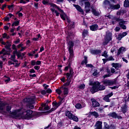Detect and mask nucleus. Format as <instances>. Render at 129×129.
<instances>
[{"label": "nucleus", "mask_w": 129, "mask_h": 129, "mask_svg": "<svg viewBox=\"0 0 129 129\" xmlns=\"http://www.w3.org/2000/svg\"><path fill=\"white\" fill-rule=\"evenodd\" d=\"M4 20V22H10V18H9V17H5Z\"/></svg>", "instance_id": "nucleus-55"}, {"label": "nucleus", "mask_w": 129, "mask_h": 129, "mask_svg": "<svg viewBox=\"0 0 129 129\" xmlns=\"http://www.w3.org/2000/svg\"><path fill=\"white\" fill-rule=\"evenodd\" d=\"M52 106H55V107L58 108V105H57V103L56 101H54L52 102Z\"/></svg>", "instance_id": "nucleus-51"}, {"label": "nucleus", "mask_w": 129, "mask_h": 129, "mask_svg": "<svg viewBox=\"0 0 129 129\" xmlns=\"http://www.w3.org/2000/svg\"><path fill=\"white\" fill-rule=\"evenodd\" d=\"M80 5L81 7L85 6V12L86 14H88L90 12V2L88 0H80Z\"/></svg>", "instance_id": "nucleus-5"}, {"label": "nucleus", "mask_w": 129, "mask_h": 129, "mask_svg": "<svg viewBox=\"0 0 129 129\" xmlns=\"http://www.w3.org/2000/svg\"><path fill=\"white\" fill-rule=\"evenodd\" d=\"M111 40H112V33L109 32L106 33V35L104 38V41L103 42V45L104 46H106Z\"/></svg>", "instance_id": "nucleus-7"}, {"label": "nucleus", "mask_w": 129, "mask_h": 129, "mask_svg": "<svg viewBox=\"0 0 129 129\" xmlns=\"http://www.w3.org/2000/svg\"><path fill=\"white\" fill-rule=\"evenodd\" d=\"M22 51H20V50H16V51H13V54L11 55V57L9 58L10 60H11V61H13L14 63H18L19 62V60L16 59V55L17 56V58L18 59H20L21 57H22Z\"/></svg>", "instance_id": "nucleus-6"}, {"label": "nucleus", "mask_w": 129, "mask_h": 129, "mask_svg": "<svg viewBox=\"0 0 129 129\" xmlns=\"http://www.w3.org/2000/svg\"><path fill=\"white\" fill-rule=\"evenodd\" d=\"M129 1L128 0H125L124 1V8H127L128 7Z\"/></svg>", "instance_id": "nucleus-43"}, {"label": "nucleus", "mask_w": 129, "mask_h": 129, "mask_svg": "<svg viewBox=\"0 0 129 129\" xmlns=\"http://www.w3.org/2000/svg\"><path fill=\"white\" fill-rule=\"evenodd\" d=\"M31 66H35V65H36V60H31Z\"/></svg>", "instance_id": "nucleus-53"}, {"label": "nucleus", "mask_w": 129, "mask_h": 129, "mask_svg": "<svg viewBox=\"0 0 129 129\" xmlns=\"http://www.w3.org/2000/svg\"><path fill=\"white\" fill-rule=\"evenodd\" d=\"M100 72H106V67H102L100 69Z\"/></svg>", "instance_id": "nucleus-46"}, {"label": "nucleus", "mask_w": 129, "mask_h": 129, "mask_svg": "<svg viewBox=\"0 0 129 129\" xmlns=\"http://www.w3.org/2000/svg\"><path fill=\"white\" fill-rule=\"evenodd\" d=\"M104 127L105 129H116V125L114 124L108 125L107 122H104Z\"/></svg>", "instance_id": "nucleus-13"}, {"label": "nucleus", "mask_w": 129, "mask_h": 129, "mask_svg": "<svg viewBox=\"0 0 129 129\" xmlns=\"http://www.w3.org/2000/svg\"><path fill=\"white\" fill-rule=\"evenodd\" d=\"M121 110L122 113H126L127 111V105H126V104H124L123 106L121 107Z\"/></svg>", "instance_id": "nucleus-25"}, {"label": "nucleus", "mask_w": 129, "mask_h": 129, "mask_svg": "<svg viewBox=\"0 0 129 129\" xmlns=\"http://www.w3.org/2000/svg\"><path fill=\"white\" fill-rule=\"evenodd\" d=\"M62 90H63L64 95L67 96V95H68V94H69V89L68 88L63 87H62Z\"/></svg>", "instance_id": "nucleus-29"}, {"label": "nucleus", "mask_w": 129, "mask_h": 129, "mask_svg": "<svg viewBox=\"0 0 129 129\" xmlns=\"http://www.w3.org/2000/svg\"><path fill=\"white\" fill-rule=\"evenodd\" d=\"M106 72H107V73H108V74L111 75V72H110V70H109V69H108V68H106Z\"/></svg>", "instance_id": "nucleus-63"}, {"label": "nucleus", "mask_w": 129, "mask_h": 129, "mask_svg": "<svg viewBox=\"0 0 129 129\" xmlns=\"http://www.w3.org/2000/svg\"><path fill=\"white\" fill-rule=\"evenodd\" d=\"M55 92L56 93H57V94H58V95H60L61 93H62V91H61V90L59 89H56Z\"/></svg>", "instance_id": "nucleus-50"}, {"label": "nucleus", "mask_w": 129, "mask_h": 129, "mask_svg": "<svg viewBox=\"0 0 129 129\" xmlns=\"http://www.w3.org/2000/svg\"><path fill=\"white\" fill-rule=\"evenodd\" d=\"M67 44L68 46V51L69 52V61H73L74 58V41L70 40V36L68 35L66 37Z\"/></svg>", "instance_id": "nucleus-2"}, {"label": "nucleus", "mask_w": 129, "mask_h": 129, "mask_svg": "<svg viewBox=\"0 0 129 129\" xmlns=\"http://www.w3.org/2000/svg\"><path fill=\"white\" fill-rule=\"evenodd\" d=\"M67 22L70 29H73L75 27V22L70 21V19L67 18Z\"/></svg>", "instance_id": "nucleus-17"}, {"label": "nucleus", "mask_w": 129, "mask_h": 129, "mask_svg": "<svg viewBox=\"0 0 129 129\" xmlns=\"http://www.w3.org/2000/svg\"><path fill=\"white\" fill-rule=\"evenodd\" d=\"M107 59L108 61H114V58H113V57L112 56L108 57Z\"/></svg>", "instance_id": "nucleus-52"}, {"label": "nucleus", "mask_w": 129, "mask_h": 129, "mask_svg": "<svg viewBox=\"0 0 129 129\" xmlns=\"http://www.w3.org/2000/svg\"><path fill=\"white\" fill-rule=\"evenodd\" d=\"M98 28V25L96 24H93L90 26V29L91 31L93 32H95V31H97V29Z\"/></svg>", "instance_id": "nucleus-24"}, {"label": "nucleus", "mask_w": 129, "mask_h": 129, "mask_svg": "<svg viewBox=\"0 0 129 129\" xmlns=\"http://www.w3.org/2000/svg\"><path fill=\"white\" fill-rule=\"evenodd\" d=\"M50 108L49 105H46V106L43 108V109H44V110H49Z\"/></svg>", "instance_id": "nucleus-62"}, {"label": "nucleus", "mask_w": 129, "mask_h": 129, "mask_svg": "<svg viewBox=\"0 0 129 129\" xmlns=\"http://www.w3.org/2000/svg\"><path fill=\"white\" fill-rule=\"evenodd\" d=\"M71 120H73L74 121H76V122H78L79 120L78 119V117L75 115V116H74L73 118L71 119Z\"/></svg>", "instance_id": "nucleus-41"}, {"label": "nucleus", "mask_w": 129, "mask_h": 129, "mask_svg": "<svg viewBox=\"0 0 129 129\" xmlns=\"http://www.w3.org/2000/svg\"><path fill=\"white\" fill-rule=\"evenodd\" d=\"M88 34H89L88 30H87L86 29H84L83 31V32L82 33V36L83 39H85V37H87V36H88Z\"/></svg>", "instance_id": "nucleus-27"}, {"label": "nucleus", "mask_w": 129, "mask_h": 129, "mask_svg": "<svg viewBox=\"0 0 129 129\" xmlns=\"http://www.w3.org/2000/svg\"><path fill=\"white\" fill-rule=\"evenodd\" d=\"M34 54H36V52L34 50L32 51L31 53H28V56H29V57H33Z\"/></svg>", "instance_id": "nucleus-49"}, {"label": "nucleus", "mask_w": 129, "mask_h": 129, "mask_svg": "<svg viewBox=\"0 0 129 129\" xmlns=\"http://www.w3.org/2000/svg\"><path fill=\"white\" fill-rule=\"evenodd\" d=\"M73 7L76 8L78 12L81 13L82 15H84V11L83 10L82 8H81V7H80L78 5H75V4H73Z\"/></svg>", "instance_id": "nucleus-18"}, {"label": "nucleus", "mask_w": 129, "mask_h": 129, "mask_svg": "<svg viewBox=\"0 0 129 129\" xmlns=\"http://www.w3.org/2000/svg\"><path fill=\"white\" fill-rule=\"evenodd\" d=\"M110 4H111L110 1H109L108 0H104V1H103L104 6H107V5H108V6H109V5Z\"/></svg>", "instance_id": "nucleus-39"}, {"label": "nucleus", "mask_w": 129, "mask_h": 129, "mask_svg": "<svg viewBox=\"0 0 129 129\" xmlns=\"http://www.w3.org/2000/svg\"><path fill=\"white\" fill-rule=\"evenodd\" d=\"M125 51H126L125 47L122 46L118 49L116 55L119 56L120 54H122L123 52H125Z\"/></svg>", "instance_id": "nucleus-20"}, {"label": "nucleus", "mask_w": 129, "mask_h": 129, "mask_svg": "<svg viewBox=\"0 0 129 129\" xmlns=\"http://www.w3.org/2000/svg\"><path fill=\"white\" fill-rule=\"evenodd\" d=\"M22 102L23 103H26V106L27 108H29V109H34L35 108V99L33 98H25L23 99Z\"/></svg>", "instance_id": "nucleus-3"}, {"label": "nucleus", "mask_w": 129, "mask_h": 129, "mask_svg": "<svg viewBox=\"0 0 129 129\" xmlns=\"http://www.w3.org/2000/svg\"><path fill=\"white\" fill-rule=\"evenodd\" d=\"M20 42V39H18L16 41H14L13 43L15 44V45H18V44H19Z\"/></svg>", "instance_id": "nucleus-64"}, {"label": "nucleus", "mask_w": 129, "mask_h": 129, "mask_svg": "<svg viewBox=\"0 0 129 129\" xmlns=\"http://www.w3.org/2000/svg\"><path fill=\"white\" fill-rule=\"evenodd\" d=\"M74 114H73V113H71V112H70V111L69 110H67L66 111V116H68V118H69V119L72 120L73 117H74Z\"/></svg>", "instance_id": "nucleus-19"}, {"label": "nucleus", "mask_w": 129, "mask_h": 129, "mask_svg": "<svg viewBox=\"0 0 129 129\" xmlns=\"http://www.w3.org/2000/svg\"><path fill=\"white\" fill-rule=\"evenodd\" d=\"M7 36H8V34H7V33L6 32L2 34V37L3 39H6Z\"/></svg>", "instance_id": "nucleus-60"}, {"label": "nucleus", "mask_w": 129, "mask_h": 129, "mask_svg": "<svg viewBox=\"0 0 129 129\" xmlns=\"http://www.w3.org/2000/svg\"><path fill=\"white\" fill-rule=\"evenodd\" d=\"M50 5L51 7H52V8H55V9H57L58 12L61 10L60 7H59L58 6L56 5V4H54V3L50 4Z\"/></svg>", "instance_id": "nucleus-32"}, {"label": "nucleus", "mask_w": 129, "mask_h": 129, "mask_svg": "<svg viewBox=\"0 0 129 129\" xmlns=\"http://www.w3.org/2000/svg\"><path fill=\"white\" fill-rule=\"evenodd\" d=\"M91 115H93V116H94L95 118H97L98 116H99V115L98 114V113L96 111H90L89 112V116H91Z\"/></svg>", "instance_id": "nucleus-23"}, {"label": "nucleus", "mask_w": 129, "mask_h": 129, "mask_svg": "<svg viewBox=\"0 0 129 129\" xmlns=\"http://www.w3.org/2000/svg\"><path fill=\"white\" fill-rule=\"evenodd\" d=\"M47 105V104H46V103H42L41 105V107H40L39 108H41V110H43V109H44V108H43V107H46V106Z\"/></svg>", "instance_id": "nucleus-48"}, {"label": "nucleus", "mask_w": 129, "mask_h": 129, "mask_svg": "<svg viewBox=\"0 0 129 129\" xmlns=\"http://www.w3.org/2000/svg\"><path fill=\"white\" fill-rule=\"evenodd\" d=\"M19 25H20V21H15L12 23V27H18V26H19Z\"/></svg>", "instance_id": "nucleus-31"}, {"label": "nucleus", "mask_w": 129, "mask_h": 129, "mask_svg": "<svg viewBox=\"0 0 129 129\" xmlns=\"http://www.w3.org/2000/svg\"><path fill=\"white\" fill-rule=\"evenodd\" d=\"M108 10H111L114 11V10H118L120 9V5L117 4V5H113L110 3L109 7H108Z\"/></svg>", "instance_id": "nucleus-12"}, {"label": "nucleus", "mask_w": 129, "mask_h": 129, "mask_svg": "<svg viewBox=\"0 0 129 129\" xmlns=\"http://www.w3.org/2000/svg\"><path fill=\"white\" fill-rule=\"evenodd\" d=\"M84 59H83L81 62V65L83 66L84 64H85L86 67H88L89 68H93V67H94V66H93L91 63L87 64V63H88V57L87 56H84Z\"/></svg>", "instance_id": "nucleus-9"}, {"label": "nucleus", "mask_w": 129, "mask_h": 129, "mask_svg": "<svg viewBox=\"0 0 129 129\" xmlns=\"http://www.w3.org/2000/svg\"><path fill=\"white\" fill-rule=\"evenodd\" d=\"M40 93L42 94V95H45V94H47L46 91L45 90H42L41 91Z\"/></svg>", "instance_id": "nucleus-56"}, {"label": "nucleus", "mask_w": 129, "mask_h": 129, "mask_svg": "<svg viewBox=\"0 0 129 129\" xmlns=\"http://www.w3.org/2000/svg\"><path fill=\"white\" fill-rule=\"evenodd\" d=\"M80 89H84L85 88V84H83L79 86Z\"/></svg>", "instance_id": "nucleus-61"}, {"label": "nucleus", "mask_w": 129, "mask_h": 129, "mask_svg": "<svg viewBox=\"0 0 129 129\" xmlns=\"http://www.w3.org/2000/svg\"><path fill=\"white\" fill-rule=\"evenodd\" d=\"M112 21H115V22H116H116H119V17L117 18L115 16H114L112 18Z\"/></svg>", "instance_id": "nucleus-40"}, {"label": "nucleus", "mask_w": 129, "mask_h": 129, "mask_svg": "<svg viewBox=\"0 0 129 129\" xmlns=\"http://www.w3.org/2000/svg\"><path fill=\"white\" fill-rule=\"evenodd\" d=\"M101 56L105 57V58H107V57H108V55H107V51L106 50L104 51V52H102Z\"/></svg>", "instance_id": "nucleus-37"}, {"label": "nucleus", "mask_w": 129, "mask_h": 129, "mask_svg": "<svg viewBox=\"0 0 129 129\" xmlns=\"http://www.w3.org/2000/svg\"><path fill=\"white\" fill-rule=\"evenodd\" d=\"M99 91H101L102 90H105V86L100 85V82H99Z\"/></svg>", "instance_id": "nucleus-35"}, {"label": "nucleus", "mask_w": 129, "mask_h": 129, "mask_svg": "<svg viewBox=\"0 0 129 129\" xmlns=\"http://www.w3.org/2000/svg\"><path fill=\"white\" fill-rule=\"evenodd\" d=\"M11 46H12V44H9L8 45H6L5 46V48L6 49H7V50H9V51H11L12 50V49L11 48Z\"/></svg>", "instance_id": "nucleus-45"}, {"label": "nucleus", "mask_w": 129, "mask_h": 129, "mask_svg": "<svg viewBox=\"0 0 129 129\" xmlns=\"http://www.w3.org/2000/svg\"><path fill=\"white\" fill-rule=\"evenodd\" d=\"M98 75V73H97V70H94V72L93 73V76H97Z\"/></svg>", "instance_id": "nucleus-58"}, {"label": "nucleus", "mask_w": 129, "mask_h": 129, "mask_svg": "<svg viewBox=\"0 0 129 129\" xmlns=\"http://www.w3.org/2000/svg\"><path fill=\"white\" fill-rule=\"evenodd\" d=\"M124 24H119V26L121 28V29H122V30H126V26Z\"/></svg>", "instance_id": "nucleus-42"}, {"label": "nucleus", "mask_w": 129, "mask_h": 129, "mask_svg": "<svg viewBox=\"0 0 129 129\" xmlns=\"http://www.w3.org/2000/svg\"><path fill=\"white\" fill-rule=\"evenodd\" d=\"M39 112L41 113L40 115H38V116H41V115H42V114H44L45 115H48L49 113H51L49 110H47L46 111H43V112Z\"/></svg>", "instance_id": "nucleus-33"}, {"label": "nucleus", "mask_w": 129, "mask_h": 129, "mask_svg": "<svg viewBox=\"0 0 129 129\" xmlns=\"http://www.w3.org/2000/svg\"><path fill=\"white\" fill-rule=\"evenodd\" d=\"M46 93H48L49 94H51V93H52V90L50 88L46 89Z\"/></svg>", "instance_id": "nucleus-57"}, {"label": "nucleus", "mask_w": 129, "mask_h": 129, "mask_svg": "<svg viewBox=\"0 0 129 129\" xmlns=\"http://www.w3.org/2000/svg\"><path fill=\"white\" fill-rule=\"evenodd\" d=\"M24 112L26 113L24 116L25 119H30L35 117V116H39V115H41V113L40 112H36L31 110L26 109H24Z\"/></svg>", "instance_id": "nucleus-4"}, {"label": "nucleus", "mask_w": 129, "mask_h": 129, "mask_svg": "<svg viewBox=\"0 0 129 129\" xmlns=\"http://www.w3.org/2000/svg\"><path fill=\"white\" fill-rule=\"evenodd\" d=\"M42 3L43 5H44V6H47V5H49V1H46V0H43V1H42Z\"/></svg>", "instance_id": "nucleus-47"}, {"label": "nucleus", "mask_w": 129, "mask_h": 129, "mask_svg": "<svg viewBox=\"0 0 129 129\" xmlns=\"http://www.w3.org/2000/svg\"><path fill=\"white\" fill-rule=\"evenodd\" d=\"M102 83L105 86H112L113 84L116 83V82L113 80L106 79L102 81Z\"/></svg>", "instance_id": "nucleus-10"}, {"label": "nucleus", "mask_w": 129, "mask_h": 129, "mask_svg": "<svg viewBox=\"0 0 129 129\" xmlns=\"http://www.w3.org/2000/svg\"><path fill=\"white\" fill-rule=\"evenodd\" d=\"M12 48L13 50H14V51H18V48H17V46L15 44H13Z\"/></svg>", "instance_id": "nucleus-54"}, {"label": "nucleus", "mask_w": 129, "mask_h": 129, "mask_svg": "<svg viewBox=\"0 0 129 129\" xmlns=\"http://www.w3.org/2000/svg\"><path fill=\"white\" fill-rule=\"evenodd\" d=\"M103 100H104L106 102H110V99L107 95L103 98Z\"/></svg>", "instance_id": "nucleus-34"}, {"label": "nucleus", "mask_w": 129, "mask_h": 129, "mask_svg": "<svg viewBox=\"0 0 129 129\" xmlns=\"http://www.w3.org/2000/svg\"><path fill=\"white\" fill-rule=\"evenodd\" d=\"M117 113L115 112H110L109 114H107V116L109 117H112V118H116Z\"/></svg>", "instance_id": "nucleus-26"}, {"label": "nucleus", "mask_w": 129, "mask_h": 129, "mask_svg": "<svg viewBox=\"0 0 129 129\" xmlns=\"http://www.w3.org/2000/svg\"><path fill=\"white\" fill-rule=\"evenodd\" d=\"M6 105H8V103L6 102H3V101L0 100V110H2L3 113H7V112H6V111H4V110L5 109L4 107H5Z\"/></svg>", "instance_id": "nucleus-15"}, {"label": "nucleus", "mask_w": 129, "mask_h": 129, "mask_svg": "<svg viewBox=\"0 0 129 129\" xmlns=\"http://www.w3.org/2000/svg\"><path fill=\"white\" fill-rule=\"evenodd\" d=\"M92 13L95 17H98V16L100 15V14L99 12L97 11L96 9L92 8Z\"/></svg>", "instance_id": "nucleus-28"}, {"label": "nucleus", "mask_w": 129, "mask_h": 129, "mask_svg": "<svg viewBox=\"0 0 129 129\" xmlns=\"http://www.w3.org/2000/svg\"><path fill=\"white\" fill-rule=\"evenodd\" d=\"M90 91L92 94H94L95 92L99 91V82L97 83H94L93 86L90 89Z\"/></svg>", "instance_id": "nucleus-8"}, {"label": "nucleus", "mask_w": 129, "mask_h": 129, "mask_svg": "<svg viewBox=\"0 0 129 129\" xmlns=\"http://www.w3.org/2000/svg\"><path fill=\"white\" fill-rule=\"evenodd\" d=\"M91 101L93 107H98L100 105V104L94 98L91 99Z\"/></svg>", "instance_id": "nucleus-16"}, {"label": "nucleus", "mask_w": 129, "mask_h": 129, "mask_svg": "<svg viewBox=\"0 0 129 129\" xmlns=\"http://www.w3.org/2000/svg\"><path fill=\"white\" fill-rule=\"evenodd\" d=\"M101 52V49H93L91 50V54H92V55H99Z\"/></svg>", "instance_id": "nucleus-22"}, {"label": "nucleus", "mask_w": 129, "mask_h": 129, "mask_svg": "<svg viewBox=\"0 0 129 129\" xmlns=\"http://www.w3.org/2000/svg\"><path fill=\"white\" fill-rule=\"evenodd\" d=\"M112 66L114 68H115V69H118V68H119L121 67V64H120L118 63H112Z\"/></svg>", "instance_id": "nucleus-30"}, {"label": "nucleus", "mask_w": 129, "mask_h": 129, "mask_svg": "<svg viewBox=\"0 0 129 129\" xmlns=\"http://www.w3.org/2000/svg\"><path fill=\"white\" fill-rule=\"evenodd\" d=\"M60 13H61V14H60V17L61 18V20L63 21H66V19H68V16H67V14L64 12V11H63L62 9L60 10L59 11Z\"/></svg>", "instance_id": "nucleus-14"}, {"label": "nucleus", "mask_w": 129, "mask_h": 129, "mask_svg": "<svg viewBox=\"0 0 129 129\" xmlns=\"http://www.w3.org/2000/svg\"><path fill=\"white\" fill-rule=\"evenodd\" d=\"M12 110V106H6V111H8L10 114H12L14 116H16V117H19V114H17V111H14L12 112L11 110Z\"/></svg>", "instance_id": "nucleus-11"}, {"label": "nucleus", "mask_w": 129, "mask_h": 129, "mask_svg": "<svg viewBox=\"0 0 129 129\" xmlns=\"http://www.w3.org/2000/svg\"><path fill=\"white\" fill-rule=\"evenodd\" d=\"M120 17H119V25H120V24H125V21L123 20L122 19L120 18Z\"/></svg>", "instance_id": "nucleus-44"}, {"label": "nucleus", "mask_w": 129, "mask_h": 129, "mask_svg": "<svg viewBox=\"0 0 129 129\" xmlns=\"http://www.w3.org/2000/svg\"><path fill=\"white\" fill-rule=\"evenodd\" d=\"M8 9L11 11L12 10V11H14V8H15V5L12 4L11 5H8Z\"/></svg>", "instance_id": "nucleus-38"}, {"label": "nucleus", "mask_w": 129, "mask_h": 129, "mask_svg": "<svg viewBox=\"0 0 129 129\" xmlns=\"http://www.w3.org/2000/svg\"><path fill=\"white\" fill-rule=\"evenodd\" d=\"M95 126L97 129H102V121H97L95 124Z\"/></svg>", "instance_id": "nucleus-21"}, {"label": "nucleus", "mask_w": 129, "mask_h": 129, "mask_svg": "<svg viewBox=\"0 0 129 129\" xmlns=\"http://www.w3.org/2000/svg\"><path fill=\"white\" fill-rule=\"evenodd\" d=\"M75 106L77 109H81L82 108V105L79 103H77Z\"/></svg>", "instance_id": "nucleus-36"}, {"label": "nucleus", "mask_w": 129, "mask_h": 129, "mask_svg": "<svg viewBox=\"0 0 129 129\" xmlns=\"http://www.w3.org/2000/svg\"><path fill=\"white\" fill-rule=\"evenodd\" d=\"M122 38H123V36L121 35V34H118V36H117V39L118 40H119V41H120V40H121V39H122Z\"/></svg>", "instance_id": "nucleus-59"}, {"label": "nucleus", "mask_w": 129, "mask_h": 129, "mask_svg": "<svg viewBox=\"0 0 129 129\" xmlns=\"http://www.w3.org/2000/svg\"><path fill=\"white\" fill-rule=\"evenodd\" d=\"M73 61H69V63L68 66H66L64 68V71H68L69 69V72L64 73L63 74L64 76H66L67 82L63 84V86H69L70 84L71 83V79L73 78V76H74V70L73 68L71 67V64H72Z\"/></svg>", "instance_id": "nucleus-1"}]
</instances>
